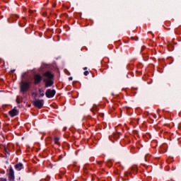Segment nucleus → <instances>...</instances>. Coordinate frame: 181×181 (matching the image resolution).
<instances>
[{"mask_svg": "<svg viewBox=\"0 0 181 181\" xmlns=\"http://www.w3.org/2000/svg\"><path fill=\"white\" fill-rule=\"evenodd\" d=\"M1 181H6V180H5V179H1Z\"/></svg>", "mask_w": 181, "mask_h": 181, "instance_id": "nucleus-13", "label": "nucleus"}, {"mask_svg": "<svg viewBox=\"0 0 181 181\" xmlns=\"http://www.w3.org/2000/svg\"><path fill=\"white\" fill-rule=\"evenodd\" d=\"M28 107H30V105H28Z\"/></svg>", "mask_w": 181, "mask_h": 181, "instance_id": "nucleus-16", "label": "nucleus"}, {"mask_svg": "<svg viewBox=\"0 0 181 181\" xmlns=\"http://www.w3.org/2000/svg\"><path fill=\"white\" fill-rule=\"evenodd\" d=\"M12 72L15 71V70L11 71Z\"/></svg>", "mask_w": 181, "mask_h": 181, "instance_id": "nucleus-15", "label": "nucleus"}, {"mask_svg": "<svg viewBox=\"0 0 181 181\" xmlns=\"http://www.w3.org/2000/svg\"><path fill=\"white\" fill-rule=\"evenodd\" d=\"M10 177L11 179H13V169H10Z\"/></svg>", "mask_w": 181, "mask_h": 181, "instance_id": "nucleus-9", "label": "nucleus"}, {"mask_svg": "<svg viewBox=\"0 0 181 181\" xmlns=\"http://www.w3.org/2000/svg\"><path fill=\"white\" fill-rule=\"evenodd\" d=\"M39 91H40V96L43 97L45 95V90L40 89Z\"/></svg>", "mask_w": 181, "mask_h": 181, "instance_id": "nucleus-10", "label": "nucleus"}, {"mask_svg": "<svg viewBox=\"0 0 181 181\" xmlns=\"http://www.w3.org/2000/svg\"><path fill=\"white\" fill-rule=\"evenodd\" d=\"M60 141V139L58 138V137H55L54 138V143L57 144V145H59V144H60V142L59 141Z\"/></svg>", "mask_w": 181, "mask_h": 181, "instance_id": "nucleus-8", "label": "nucleus"}, {"mask_svg": "<svg viewBox=\"0 0 181 181\" xmlns=\"http://www.w3.org/2000/svg\"><path fill=\"white\" fill-rule=\"evenodd\" d=\"M83 70H87V67H84V68H83Z\"/></svg>", "mask_w": 181, "mask_h": 181, "instance_id": "nucleus-14", "label": "nucleus"}, {"mask_svg": "<svg viewBox=\"0 0 181 181\" xmlns=\"http://www.w3.org/2000/svg\"><path fill=\"white\" fill-rule=\"evenodd\" d=\"M29 90V83L22 82L21 83V91H28Z\"/></svg>", "mask_w": 181, "mask_h": 181, "instance_id": "nucleus-4", "label": "nucleus"}, {"mask_svg": "<svg viewBox=\"0 0 181 181\" xmlns=\"http://www.w3.org/2000/svg\"><path fill=\"white\" fill-rule=\"evenodd\" d=\"M44 76L47 77L48 79H44V83H45V87H52L53 86V81H52V78H53V74L52 73L47 71L44 74Z\"/></svg>", "mask_w": 181, "mask_h": 181, "instance_id": "nucleus-1", "label": "nucleus"}, {"mask_svg": "<svg viewBox=\"0 0 181 181\" xmlns=\"http://www.w3.org/2000/svg\"><path fill=\"white\" fill-rule=\"evenodd\" d=\"M45 95L47 98H53V96L56 95V90L54 89H48L45 93Z\"/></svg>", "mask_w": 181, "mask_h": 181, "instance_id": "nucleus-2", "label": "nucleus"}, {"mask_svg": "<svg viewBox=\"0 0 181 181\" xmlns=\"http://www.w3.org/2000/svg\"><path fill=\"white\" fill-rule=\"evenodd\" d=\"M23 168V164L18 163V164L16 165V169L17 170H22Z\"/></svg>", "mask_w": 181, "mask_h": 181, "instance_id": "nucleus-7", "label": "nucleus"}, {"mask_svg": "<svg viewBox=\"0 0 181 181\" xmlns=\"http://www.w3.org/2000/svg\"><path fill=\"white\" fill-rule=\"evenodd\" d=\"M69 80H73V77H69Z\"/></svg>", "mask_w": 181, "mask_h": 181, "instance_id": "nucleus-12", "label": "nucleus"}, {"mask_svg": "<svg viewBox=\"0 0 181 181\" xmlns=\"http://www.w3.org/2000/svg\"><path fill=\"white\" fill-rule=\"evenodd\" d=\"M19 114V111L16 108H13L9 111V115L11 117H16Z\"/></svg>", "mask_w": 181, "mask_h": 181, "instance_id": "nucleus-5", "label": "nucleus"}, {"mask_svg": "<svg viewBox=\"0 0 181 181\" xmlns=\"http://www.w3.org/2000/svg\"><path fill=\"white\" fill-rule=\"evenodd\" d=\"M43 104H45V101L43 100H37L33 103V105L35 107H37V108H42V107H43Z\"/></svg>", "mask_w": 181, "mask_h": 181, "instance_id": "nucleus-3", "label": "nucleus"}, {"mask_svg": "<svg viewBox=\"0 0 181 181\" xmlns=\"http://www.w3.org/2000/svg\"><path fill=\"white\" fill-rule=\"evenodd\" d=\"M34 78H35V84H39V83H40V81H42V76L39 74H36L34 76Z\"/></svg>", "mask_w": 181, "mask_h": 181, "instance_id": "nucleus-6", "label": "nucleus"}, {"mask_svg": "<svg viewBox=\"0 0 181 181\" xmlns=\"http://www.w3.org/2000/svg\"><path fill=\"white\" fill-rule=\"evenodd\" d=\"M84 76H88L89 74V72L88 71H86L84 73H83Z\"/></svg>", "mask_w": 181, "mask_h": 181, "instance_id": "nucleus-11", "label": "nucleus"}]
</instances>
